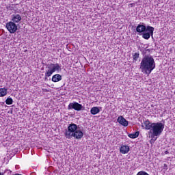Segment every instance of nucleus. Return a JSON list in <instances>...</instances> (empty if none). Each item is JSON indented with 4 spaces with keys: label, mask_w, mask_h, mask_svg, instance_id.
Returning <instances> with one entry per match:
<instances>
[{
    "label": "nucleus",
    "mask_w": 175,
    "mask_h": 175,
    "mask_svg": "<svg viewBox=\"0 0 175 175\" xmlns=\"http://www.w3.org/2000/svg\"><path fill=\"white\" fill-rule=\"evenodd\" d=\"M156 64L155 59L151 56V55H145L140 63L139 68L141 72L145 75H151V72L155 69Z\"/></svg>",
    "instance_id": "obj_1"
},
{
    "label": "nucleus",
    "mask_w": 175,
    "mask_h": 175,
    "mask_svg": "<svg viewBox=\"0 0 175 175\" xmlns=\"http://www.w3.org/2000/svg\"><path fill=\"white\" fill-rule=\"evenodd\" d=\"M165 129V124L162 122L153 123V126L150 131V133L152 134L151 137H155V136H161L163 129Z\"/></svg>",
    "instance_id": "obj_2"
},
{
    "label": "nucleus",
    "mask_w": 175,
    "mask_h": 175,
    "mask_svg": "<svg viewBox=\"0 0 175 175\" xmlns=\"http://www.w3.org/2000/svg\"><path fill=\"white\" fill-rule=\"evenodd\" d=\"M48 70H46L45 77H50L54 72H59L62 70L61 66L59 64H51L47 66Z\"/></svg>",
    "instance_id": "obj_3"
},
{
    "label": "nucleus",
    "mask_w": 175,
    "mask_h": 175,
    "mask_svg": "<svg viewBox=\"0 0 175 175\" xmlns=\"http://www.w3.org/2000/svg\"><path fill=\"white\" fill-rule=\"evenodd\" d=\"M77 129V124L75 123H71L68 126V129H66V132L64 133L65 137L66 139H72V135L74 134V133Z\"/></svg>",
    "instance_id": "obj_4"
},
{
    "label": "nucleus",
    "mask_w": 175,
    "mask_h": 175,
    "mask_svg": "<svg viewBox=\"0 0 175 175\" xmlns=\"http://www.w3.org/2000/svg\"><path fill=\"white\" fill-rule=\"evenodd\" d=\"M154 31V27H152V26H147V30L146 32H144V33H142V38L144 39H146V40H148V39H150L151 36L152 38H153Z\"/></svg>",
    "instance_id": "obj_5"
},
{
    "label": "nucleus",
    "mask_w": 175,
    "mask_h": 175,
    "mask_svg": "<svg viewBox=\"0 0 175 175\" xmlns=\"http://www.w3.org/2000/svg\"><path fill=\"white\" fill-rule=\"evenodd\" d=\"M76 110V111H81V110L84 109V107L77 102L70 103L68 106V110Z\"/></svg>",
    "instance_id": "obj_6"
},
{
    "label": "nucleus",
    "mask_w": 175,
    "mask_h": 175,
    "mask_svg": "<svg viewBox=\"0 0 175 175\" xmlns=\"http://www.w3.org/2000/svg\"><path fill=\"white\" fill-rule=\"evenodd\" d=\"M6 28L10 33H15L18 29L17 25L12 21H10L6 24Z\"/></svg>",
    "instance_id": "obj_7"
},
{
    "label": "nucleus",
    "mask_w": 175,
    "mask_h": 175,
    "mask_svg": "<svg viewBox=\"0 0 175 175\" xmlns=\"http://www.w3.org/2000/svg\"><path fill=\"white\" fill-rule=\"evenodd\" d=\"M136 31L138 33H144V32H147V27L144 25V23H140L136 27Z\"/></svg>",
    "instance_id": "obj_8"
},
{
    "label": "nucleus",
    "mask_w": 175,
    "mask_h": 175,
    "mask_svg": "<svg viewBox=\"0 0 175 175\" xmlns=\"http://www.w3.org/2000/svg\"><path fill=\"white\" fill-rule=\"evenodd\" d=\"M153 126L154 123L150 122L148 120L144 121V124H142V128L146 129L147 131H151Z\"/></svg>",
    "instance_id": "obj_9"
},
{
    "label": "nucleus",
    "mask_w": 175,
    "mask_h": 175,
    "mask_svg": "<svg viewBox=\"0 0 175 175\" xmlns=\"http://www.w3.org/2000/svg\"><path fill=\"white\" fill-rule=\"evenodd\" d=\"M84 136V133L81 130L77 129L75 133L72 135V137H75V139H80Z\"/></svg>",
    "instance_id": "obj_10"
},
{
    "label": "nucleus",
    "mask_w": 175,
    "mask_h": 175,
    "mask_svg": "<svg viewBox=\"0 0 175 175\" xmlns=\"http://www.w3.org/2000/svg\"><path fill=\"white\" fill-rule=\"evenodd\" d=\"M21 21V16L20 14H12L11 16V22L14 24L20 23Z\"/></svg>",
    "instance_id": "obj_11"
},
{
    "label": "nucleus",
    "mask_w": 175,
    "mask_h": 175,
    "mask_svg": "<svg viewBox=\"0 0 175 175\" xmlns=\"http://www.w3.org/2000/svg\"><path fill=\"white\" fill-rule=\"evenodd\" d=\"M117 121L120 125H122V126H128V120H126L124 116H119Z\"/></svg>",
    "instance_id": "obj_12"
},
{
    "label": "nucleus",
    "mask_w": 175,
    "mask_h": 175,
    "mask_svg": "<svg viewBox=\"0 0 175 175\" xmlns=\"http://www.w3.org/2000/svg\"><path fill=\"white\" fill-rule=\"evenodd\" d=\"M100 109H102V107H93L90 109V113L91 114H92V116H96V114H98V113H100Z\"/></svg>",
    "instance_id": "obj_13"
},
{
    "label": "nucleus",
    "mask_w": 175,
    "mask_h": 175,
    "mask_svg": "<svg viewBox=\"0 0 175 175\" xmlns=\"http://www.w3.org/2000/svg\"><path fill=\"white\" fill-rule=\"evenodd\" d=\"M121 154H128L129 152V146L126 145H122L120 148Z\"/></svg>",
    "instance_id": "obj_14"
},
{
    "label": "nucleus",
    "mask_w": 175,
    "mask_h": 175,
    "mask_svg": "<svg viewBox=\"0 0 175 175\" xmlns=\"http://www.w3.org/2000/svg\"><path fill=\"white\" fill-rule=\"evenodd\" d=\"M62 80V76L59 74H56L52 77V81L53 83H58V81H61Z\"/></svg>",
    "instance_id": "obj_15"
},
{
    "label": "nucleus",
    "mask_w": 175,
    "mask_h": 175,
    "mask_svg": "<svg viewBox=\"0 0 175 175\" xmlns=\"http://www.w3.org/2000/svg\"><path fill=\"white\" fill-rule=\"evenodd\" d=\"M8 95V89L0 88V97L6 96Z\"/></svg>",
    "instance_id": "obj_16"
},
{
    "label": "nucleus",
    "mask_w": 175,
    "mask_h": 175,
    "mask_svg": "<svg viewBox=\"0 0 175 175\" xmlns=\"http://www.w3.org/2000/svg\"><path fill=\"white\" fill-rule=\"evenodd\" d=\"M129 137L131 139H136L137 137H139V131L129 134Z\"/></svg>",
    "instance_id": "obj_17"
},
{
    "label": "nucleus",
    "mask_w": 175,
    "mask_h": 175,
    "mask_svg": "<svg viewBox=\"0 0 175 175\" xmlns=\"http://www.w3.org/2000/svg\"><path fill=\"white\" fill-rule=\"evenodd\" d=\"M5 103L6 105H13V99L12 97H8V98L5 100Z\"/></svg>",
    "instance_id": "obj_18"
},
{
    "label": "nucleus",
    "mask_w": 175,
    "mask_h": 175,
    "mask_svg": "<svg viewBox=\"0 0 175 175\" xmlns=\"http://www.w3.org/2000/svg\"><path fill=\"white\" fill-rule=\"evenodd\" d=\"M140 54L138 53H135L133 55V59L134 61H137V59H139V57Z\"/></svg>",
    "instance_id": "obj_19"
},
{
    "label": "nucleus",
    "mask_w": 175,
    "mask_h": 175,
    "mask_svg": "<svg viewBox=\"0 0 175 175\" xmlns=\"http://www.w3.org/2000/svg\"><path fill=\"white\" fill-rule=\"evenodd\" d=\"M137 175H150L148 173L146 172L145 171H140L139 172Z\"/></svg>",
    "instance_id": "obj_20"
},
{
    "label": "nucleus",
    "mask_w": 175,
    "mask_h": 175,
    "mask_svg": "<svg viewBox=\"0 0 175 175\" xmlns=\"http://www.w3.org/2000/svg\"><path fill=\"white\" fill-rule=\"evenodd\" d=\"M8 170H5L3 172H0V175H5V173H8Z\"/></svg>",
    "instance_id": "obj_21"
},
{
    "label": "nucleus",
    "mask_w": 175,
    "mask_h": 175,
    "mask_svg": "<svg viewBox=\"0 0 175 175\" xmlns=\"http://www.w3.org/2000/svg\"><path fill=\"white\" fill-rule=\"evenodd\" d=\"M8 175H11L12 174V171L10 170H8Z\"/></svg>",
    "instance_id": "obj_22"
},
{
    "label": "nucleus",
    "mask_w": 175,
    "mask_h": 175,
    "mask_svg": "<svg viewBox=\"0 0 175 175\" xmlns=\"http://www.w3.org/2000/svg\"><path fill=\"white\" fill-rule=\"evenodd\" d=\"M164 167H167V164H164Z\"/></svg>",
    "instance_id": "obj_23"
},
{
    "label": "nucleus",
    "mask_w": 175,
    "mask_h": 175,
    "mask_svg": "<svg viewBox=\"0 0 175 175\" xmlns=\"http://www.w3.org/2000/svg\"><path fill=\"white\" fill-rule=\"evenodd\" d=\"M146 51H148L150 53V49H146Z\"/></svg>",
    "instance_id": "obj_24"
}]
</instances>
